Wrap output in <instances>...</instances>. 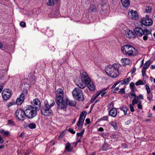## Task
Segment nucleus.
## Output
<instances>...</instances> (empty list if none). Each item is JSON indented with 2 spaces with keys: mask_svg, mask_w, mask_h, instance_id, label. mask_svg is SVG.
I'll list each match as a JSON object with an SVG mask.
<instances>
[{
  "mask_svg": "<svg viewBox=\"0 0 155 155\" xmlns=\"http://www.w3.org/2000/svg\"><path fill=\"white\" fill-rule=\"evenodd\" d=\"M119 65L116 64L107 66L105 69V71L107 75L110 77L112 78H116L119 74Z\"/></svg>",
  "mask_w": 155,
  "mask_h": 155,
  "instance_id": "1",
  "label": "nucleus"
},
{
  "mask_svg": "<svg viewBox=\"0 0 155 155\" xmlns=\"http://www.w3.org/2000/svg\"><path fill=\"white\" fill-rule=\"evenodd\" d=\"M134 32L135 35L138 36H143V39L144 41L147 40L148 38L152 37L151 31L147 29L143 30L141 28L137 27L134 29Z\"/></svg>",
  "mask_w": 155,
  "mask_h": 155,
  "instance_id": "2",
  "label": "nucleus"
},
{
  "mask_svg": "<svg viewBox=\"0 0 155 155\" xmlns=\"http://www.w3.org/2000/svg\"><path fill=\"white\" fill-rule=\"evenodd\" d=\"M121 50L124 54L129 56H135L138 54L137 49L129 45L123 46L121 48Z\"/></svg>",
  "mask_w": 155,
  "mask_h": 155,
  "instance_id": "3",
  "label": "nucleus"
},
{
  "mask_svg": "<svg viewBox=\"0 0 155 155\" xmlns=\"http://www.w3.org/2000/svg\"><path fill=\"white\" fill-rule=\"evenodd\" d=\"M24 110L26 117L31 119L36 115L38 110L34 107L29 105L26 106Z\"/></svg>",
  "mask_w": 155,
  "mask_h": 155,
  "instance_id": "4",
  "label": "nucleus"
},
{
  "mask_svg": "<svg viewBox=\"0 0 155 155\" xmlns=\"http://www.w3.org/2000/svg\"><path fill=\"white\" fill-rule=\"evenodd\" d=\"M72 94L73 97L78 101H82L84 98L82 91L79 88L76 87L72 91Z\"/></svg>",
  "mask_w": 155,
  "mask_h": 155,
  "instance_id": "5",
  "label": "nucleus"
},
{
  "mask_svg": "<svg viewBox=\"0 0 155 155\" xmlns=\"http://www.w3.org/2000/svg\"><path fill=\"white\" fill-rule=\"evenodd\" d=\"M45 106L41 107V113L45 116L50 115L52 113V110L49 106V104L47 101H45Z\"/></svg>",
  "mask_w": 155,
  "mask_h": 155,
  "instance_id": "6",
  "label": "nucleus"
},
{
  "mask_svg": "<svg viewBox=\"0 0 155 155\" xmlns=\"http://www.w3.org/2000/svg\"><path fill=\"white\" fill-rule=\"evenodd\" d=\"M15 116L16 118L20 120H23L25 117V110L21 109H18L15 113Z\"/></svg>",
  "mask_w": 155,
  "mask_h": 155,
  "instance_id": "7",
  "label": "nucleus"
},
{
  "mask_svg": "<svg viewBox=\"0 0 155 155\" xmlns=\"http://www.w3.org/2000/svg\"><path fill=\"white\" fill-rule=\"evenodd\" d=\"M86 115L87 112L85 111H83L80 114L78 123L77 124V126L79 127V128H82Z\"/></svg>",
  "mask_w": 155,
  "mask_h": 155,
  "instance_id": "8",
  "label": "nucleus"
},
{
  "mask_svg": "<svg viewBox=\"0 0 155 155\" xmlns=\"http://www.w3.org/2000/svg\"><path fill=\"white\" fill-rule=\"evenodd\" d=\"M140 22L142 24L146 26H151L153 24V21L149 18L148 15H147L145 17L142 18Z\"/></svg>",
  "mask_w": 155,
  "mask_h": 155,
  "instance_id": "9",
  "label": "nucleus"
},
{
  "mask_svg": "<svg viewBox=\"0 0 155 155\" xmlns=\"http://www.w3.org/2000/svg\"><path fill=\"white\" fill-rule=\"evenodd\" d=\"M56 101L58 105L57 108L59 109H64L67 107V103L63 98L56 99Z\"/></svg>",
  "mask_w": 155,
  "mask_h": 155,
  "instance_id": "10",
  "label": "nucleus"
},
{
  "mask_svg": "<svg viewBox=\"0 0 155 155\" xmlns=\"http://www.w3.org/2000/svg\"><path fill=\"white\" fill-rule=\"evenodd\" d=\"M20 95V97L18 98L16 101V103L18 105H21L25 99V95L27 94V91H25Z\"/></svg>",
  "mask_w": 155,
  "mask_h": 155,
  "instance_id": "11",
  "label": "nucleus"
},
{
  "mask_svg": "<svg viewBox=\"0 0 155 155\" xmlns=\"http://www.w3.org/2000/svg\"><path fill=\"white\" fill-rule=\"evenodd\" d=\"M2 94L4 100H7L10 97L11 95V91L8 89L4 90Z\"/></svg>",
  "mask_w": 155,
  "mask_h": 155,
  "instance_id": "12",
  "label": "nucleus"
},
{
  "mask_svg": "<svg viewBox=\"0 0 155 155\" xmlns=\"http://www.w3.org/2000/svg\"><path fill=\"white\" fill-rule=\"evenodd\" d=\"M31 104L33 106H35V107L37 110H38L40 108L41 106V103L40 101L38 98H35L32 102H31Z\"/></svg>",
  "mask_w": 155,
  "mask_h": 155,
  "instance_id": "13",
  "label": "nucleus"
},
{
  "mask_svg": "<svg viewBox=\"0 0 155 155\" xmlns=\"http://www.w3.org/2000/svg\"><path fill=\"white\" fill-rule=\"evenodd\" d=\"M150 64V61H147L145 63L142 71V76L143 78L145 77L146 75V70L148 68Z\"/></svg>",
  "mask_w": 155,
  "mask_h": 155,
  "instance_id": "14",
  "label": "nucleus"
},
{
  "mask_svg": "<svg viewBox=\"0 0 155 155\" xmlns=\"http://www.w3.org/2000/svg\"><path fill=\"white\" fill-rule=\"evenodd\" d=\"M85 82L90 90L93 91L95 89V87L94 84L91 79H89Z\"/></svg>",
  "mask_w": 155,
  "mask_h": 155,
  "instance_id": "15",
  "label": "nucleus"
},
{
  "mask_svg": "<svg viewBox=\"0 0 155 155\" xmlns=\"http://www.w3.org/2000/svg\"><path fill=\"white\" fill-rule=\"evenodd\" d=\"M64 93L63 90L61 88H58L57 91L56 99H60L63 98Z\"/></svg>",
  "mask_w": 155,
  "mask_h": 155,
  "instance_id": "16",
  "label": "nucleus"
},
{
  "mask_svg": "<svg viewBox=\"0 0 155 155\" xmlns=\"http://www.w3.org/2000/svg\"><path fill=\"white\" fill-rule=\"evenodd\" d=\"M125 35L127 37L129 38H134L135 37V34L131 31L129 30H127L125 31Z\"/></svg>",
  "mask_w": 155,
  "mask_h": 155,
  "instance_id": "17",
  "label": "nucleus"
},
{
  "mask_svg": "<svg viewBox=\"0 0 155 155\" xmlns=\"http://www.w3.org/2000/svg\"><path fill=\"white\" fill-rule=\"evenodd\" d=\"M81 78H83V80L86 82L87 81L91 79L89 78L87 73L84 71H82L81 73Z\"/></svg>",
  "mask_w": 155,
  "mask_h": 155,
  "instance_id": "18",
  "label": "nucleus"
},
{
  "mask_svg": "<svg viewBox=\"0 0 155 155\" xmlns=\"http://www.w3.org/2000/svg\"><path fill=\"white\" fill-rule=\"evenodd\" d=\"M129 14L131 15V18L133 19H137L138 18V15L137 12L136 11H134L133 10L130 11V12H128Z\"/></svg>",
  "mask_w": 155,
  "mask_h": 155,
  "instance_id": "19",
  "label": "nucleus"
},
{
  "mask_svg": "<svg viewBox=\"0 0 155 155\" xmlns=\"http://www.w3.org/2000/svg\"><path fill=\"white\" fill-rule=\"evenodd\" d=\"M81 89L84 88L86 86V83L84 81L82 80L81 82L76 84Z\"/></svg>",
  "mask_w": 155,
  "mask_h": 155,
  "instance_id": "20",
  "label": "nucleus"
},
{
  "mask_svg": "<svg viewBox=\"0 0 155 155\" xmlns=\"http://www.w3.org/2000/svg\"><path fill=\"white\" fill-rule=\"evenodd\" d=\"M117 111L115 108H113L109 111V115L113 117H115L117 116Z\"/></svg>",
  "mask_w": 155,
  "mask_h": 155,
  "instance_id": "21",
  "label": "nucleus"
},
{
  "mask_svg": "<svg viewBox=\"0 0 155 155\" xmlns=\"http://www.w3.org/2000/svg\"><path fill=\"white\" fill-rule=\"evenodd\" d=\"M73 150V147H71V144L68 142L65 144V150L67 152H71Z\"/></svg>",
  "mask_w": 155,
  "mask_h": 155,
  "instance_id": "22",
  "label": "nucleus"
},
{
  "mask_svg": "<svg viewBox=\"0 0 155 155\" xmlns=\"http://www.w3.org/2000/svg\"><path fill=\"white\" fill-rule=\"evenodd\" d=\"M121 2L122 5L124 8L127 7L130 5V0H121Z\"/></svg>",
  "mask_w": 155,
  "mask_h": 155,
  "instance_id": "23",
  "label": "nucleus"
},
{
  "mask_svg": "<svg viewBox=\"0 0 155 155\" xmlns=\"http://www.w3.org/2000/svg\"><path fill=\"white\" fill-rule=\"evenodd\" d=\"M137 104V101L134 100H132V104H130L129 105V106L130 107V110L131 112H133L134 111V107L135 104Z\"/></svg>",
  "mask_w": 155,
  "mask_h": 155,
  "instance_id": "24",
  "label": "nucleus"
},
{
  "mask_svg": "<svg viewBox=\"0 0 155 155\" xmlns=\"http://www.w3.org/2000/svg\"><path fill=\"white\" fill-rule=\"evenodd\" d=\"M66 102L67 103V105L68 104L70 106H75L76 105V103L75 101L69 100L68 98L65 100Z\"/></svg>",
  "mask_w": 155,
  "mask_h": 155,
  "instance_id": "25",
  "label": "nucleus"
},
{
  "mask_svg": "<svg viewBox=\"0 0 155 155\" xmlns=\"http://www.w3.org/2000/svg\"><path fill=\"white\" fill-rule=\"evenodd\" d=\"M0 133L5 136L8 137L10 135V133L8 131H5L2 129H0Z\"/></svg>",
  "mask_w": 155,
  "mask_h": 155,
  "instance_id": "26",
  "label": "nucleus"
},
{
  "mask_svg": "<svg viewBox=\"0 0 155 155\" xmlns=\"http://www.w3.org/2000/svg\"><path fill=\"white\" fill-rule=\"evenodd\" d=\"M121 61L125 65L130 64V61L128 58H123L121 59Z\"/></svg>",
  "mask_w": 155,
  "mask_h": 155,
  "instance_id": "27",
  "label": "nucleus"
},
{
  "mask_svg": "<svg viewBox=\"0 0 155 155\" xmlns=\"http://www.w3.org/2000/svg\"><path fill=\"white\" fill-rule=\"evenodd\" d=\"M90 9L92 12H97L96 6L94 4H92L91 5Z\"/></svg>",
  "mask_w": 155,
  "mask_h": 155,
  "instance_id": "28",
  "label": "nucleus"
},
{
  "mask_svg": "<svg viewBox=\"0 0 155 155\" xmlns=\"http://www.w3.org/2000/svg\"><path fill=\"white\" fill-rule=\"evenodd\" d=\"M29 78L31 80L33 83L35 82V77L34 74L32 73H30L28 75Z\"/></svg>",
  "mask_w": 155,
  "mask_h": 155,
  "instance_id": "29",
  "label": "nucleus"
},
{
  "mask_svg": "<svg viewBox=\"0 0 155 155\" xmlns=\"http://www.w3.org/2000/svg\"><path fill=\"white\" fill-rule=\"evenodd\" d=\"M102 92L103 91H101L99 93L96 94L95 95L93 96L91 100V102L95 100L100 94L102 93Z\"/></svg>",
  "mask_w": 155,
  "mask_h": 155,
  "instance_id": "30",
  "label": "nucleus"
},
{
  "mask_svg": "<svg viewBox=\"0 0 155 155\" xmlns=\"http://www.w3.org/2000/svg\"><path fill=\"white\" fill-rule=\"evenodd\" d=\"M120 110L124 111V114L125 115L127 114V111L128 110V108L127 107L125 106L120 107Z\"/></svg>",
  "mask_w": 155,
  "mask_h": 155,
  "instance_id": "31",
  "label": "nucleus"
},
{
  "mask_svg": "<svg viewBox=\"0 0 155 155\" xmlns=\"http://www.w3.org/2000/svg\"><path fill=\"white\" fill-rule=\"evenodd\" d=\"M130 87L131 91L132 92H134L135 90L134 83L133 82H131L130 84Z\"/></svg>",
  "mask_w": 155,
  "mask_h": 155,
  "instance_id": "32",
  "label": "nucleus"
},
{
  "mask_svg": "<svg viewBox=\"0 0 155 155\" xmlns=\"http://www.w3.org/2000/svg\"><path fill=\"white\" fill-rule=\"evenodd\" d=\"M139 99H143V95L141 94H140L137 97L136 99L137 101V103H138V102H140V101H140L139 100Z\"/></svg>",
  "mask_w": 155,
  "mask_h": 155,
  "instance_id": "33",
  "label": "nucleus"
},
{
  "mask_svg": "<svg viewBox=\"0 0 155 155\" xmlns=\"http://www.w3.org/2000/svg\"><path fill=\"white\" fill-rule=\"evenodd\" d=\"M108 144L104 143L102 146V149L104 151H106L108 149Z\"/></svg>",
  "mask_w": 155,
  "mask_h": 155,
  "instance_id": "34",
  "label": "nucleus"
},
{
  "mask_svg": "<svg viewBox=\"0 0 155 155\" xmlns=\"http://www.w3.org/2000/svg\"><path fill=\"white\" fill-rule=\"evenodd\" d=\"M28 127L30 129H33L36 128V125L35 124L32 123L28 125Z\"/></svg>",
  "mask_w": 155,
  "mask_h": 155,
  "instance_id": "35",
  "label": "nucleus"
},
{
  "mask_svg": "<svg viewBox=\"0 0 155 155\" xmlns=\"http://www.w3.org/2000/svg\"><path fill=\"white\" fill-rule=\"evenodd\" d=\"M110 124L111 126H112V127H114V129H116L117 128V124L115 122H111L110 123Z\"/></svg>",
  "mask_w": 155,
  "mask_h": 155,
  "instance_id": "36",
  "label": "nucleus"
},
{
  "mask_svg": "<svg viewBox=\"0 0 155 155\" xmlns=\"http://www.w3.org/2000/svg\"><path fill=\"white\" fill-rule=\"evenodd\" d=\"M145 86L146 87V89L147 91V94H150V90L149 86L147 84H146Z\"/></svg>",
  "mask_w": 155,
  "mask_h": 155,
  "instance_id": "37",
  "label": "nucleus"
},
{
  "mask_svg": "<svg viewBox=\"0 0 155 155\" xmlns=\"http://www.w3.org/2000/svg\"><path fill=\"white\" fill-rule=\"evenodd\" d=\"M136 85L137 86H138L140 85H143L144 84V83L141 80H139L136 83Z\"/></svg>",
  "mask_w": 155,
  "mask_h": 155,
  "instance_id": "38",
  "label": "nucleus"
},
{
  "mask_svg": "<svg viewBox=\"0 0 155 155\" xmlns=\"http://www.w3.org/2000/svg\"><path fill=\"white\" fill-rule=\"evenodd\" d=\"M47 4L48 5H53L54 4V2L52 0H49L48 2H47Z\"/></svg>",
  "mask_w": 155,
  "mask_h": 155,
  "instance_id": "39",
  "label": "nucleus"
},
{
  "mask_svg": "<svg viewBox=\"0 0 155 155\" xmlns=\"http://www.w3.org/2000/svg\"><path fill=\"white\" fill-rule=\"evenodd\" d=\"M142 101H140V102H138L137 103H138L137 106L138 108L139 109H142V105L141 104Z\"/></svg>",
  "mask_w": 155,
  "mask_h": 155,
  "instance_id": "40",
  "label": "nucleus"
},
{
  "mask_svg": "<svg viewBox=\"0 0 155 155\" xmlns=\"http://www.w3.org/2000/svg\"><path fill=\"white\" fill-rule=\"evenodd\" d=\"M153 98V94H152L150 95H148L147 97V99L148 100L150 101Z\"/></svg>",
  "mask_w": 155,
  "mask_h": 155,
  "instance_id": "41",
  "label": "nucleus"
},
{
  "mask_svg": "<svg viewBox=\"0 0 155 155\" xmlns=\"http://www.w3.org/2000/svg\"><path fill=\"white\" fill-rule=\"evenodd\" d=\"M131 96L134 97V99L133 100H136L137 101V100L136 99L137 96L134 93V92H132V93H131L130 94Z\"/></svg>",
  "mask_w": 155,
  "mask_h": 155,
  "instance_id": "42",
  "label": "nucleus"
},
{
  "mask_svg": "<svg viewBox=\"0 0 155 155\" xmlns=\"http://www.w3.org/2000/svg\"><path fill=\"white\" fill-rule=\"evenodd\" d=\"M146 10L147 13H150L152 10V8L148 6L146 8Z\"/></svg>",
  "mask_w": 155,
  "mask_h": 155,
  "instance_id": "43",
  "label": "nucleus"
},
{
  "mask_svg": "<svg viewBox=\"0 0 155 155\" xmlns=\"http://www.w3.org/2000/svg\"><path fill=\"white\" fill-rule=\"evenodd\" d=\"M130 79V78H125L124 80V82H125L126 84H128L129 82V79Z\"/></svg>",
  "mask_w": 155,
  "mask_h": 155,
  "instance_id": "44",
  "label": "nucleus"
},
{
  "mask_svg": "<svg viewBox=\"0 0 155 155\" xmlns=\"http://www.w3.org/2000/svg\"><path fill=\"white\" fill-rule=\"evenodd\" d=\"M108 117L107 116H105L102 117L101 118V120H108Z\"/></svg>",
  "mask_w": 155,
  "mask_h": 155,
  "instance_id": "45",
  "label": "nucleus"
},
{
  "mask_svg": "<svg viewBox=\"0 0 155 155\" xmlns=\"http://www.w3.org/2000/svg\"><path fill=\"white\" fill-rule=\"evenodd\" d=\"M125 89L124 88H122L119 91V92L121 94H124L125 93Z\"/></svg>",
  "mask_w": 155,
  "mask_h": 155,
  "instance_id": "46",
  "label": "nucleus"
},
{
  "mask_svg": "<svg viewBox=\"0 0 155 155\" xmlns=\"http://www.w3.org/2000/svg\"><path fill=\"white\" fill-rule=\"evenodd\" d=\"M51 104H50V105H49V106L50 107V108L54 106L55 104L54 101L53 100H51Z\"/></svg>",
  "mask_w": 155,
  "mask_h": 155,
  "instance_id": "47",
  "label": "nucleus"
},
{
  "mask_svg": "<svg viewBox=\"0 0 155 155\" xmlns=\"http://www.w3.org/2000/svg\"><path fill=\"white\" fill-rule=\"evenodd\" d=\"M68 131L73 134H75V132L74 131L73 129L72 128H69L68 130Z\"/></svg>",
  "mask_w": 155,
  "mask_h": 155,
  "instance_id": "48",
  "label": "nucleus"
},
{
  "mask_svg": "<svg viewBox=\"0 0 155 155\" xmlns=\"http://www.w3.org/2000/svg\"><path fill=\"white\" fill-rule=\"evenodd\" d=\"M20 25L22 27H25L26 26V24L24 22H22L20 23Z\"/></svg>",
  "mask_w": 155,
  "mask_h": 155,
  "instance_id": "49",
  "label": "nucleus"
},
{
  "mask_svg": "<svg viewBox=\"0 0 155 155\" xmlns=\"http://www.w3.org/2000/svg\"><path fill=\"white\" fill-rule=\"evenodd\" d=\"M15 104V103L13 102H9L8 103L7 106L8 107H10L11 106Z\"/></svg>",
  "mask_w": 155,
  "mask_h": 155,
  "instance_id": "50",
  "label": "nucleus"
},
{
  "mask_svg": "<svg viewBox=\"0 0 155 155\" xmlns=\"http://www.w3.org/2000/svg\"><path fill=\"white\" fill-rule=\"evenodd\" d=\"M107 89H104L103 90H102L101 91H103V92H102V93L101 94V96L102 97L104 96L105 94V92H104V91Z\"/></svg>",
  "mask_w": 155,
  "mask_h": 155,
  "instance_id": "51",
  "label": "nucleus"
},
{
  "mask_svg": "<svg viewBox=\"0 0 155 155\" xmlns=\"http://www.w3.org/2000/svg\"><path fill=\"white\" fill-rule=\"evenodd\" d=\"M85 121L86 124H89L90 123V120L88 118H87L86 119Z\"/></svg>",
  "mask_w": 155,
  "mask_h": 155,
  "instance_id": "52",
  "label": "nucleus"
},
{
  "mask_svg": "<svg viewBox=\"0 0 155 155\" xmlns=\"http://www.w3.org/2000/svg\"><path fill=\"white\" fill-rule=\"evenodd\" d=\"M8 122L9 124L12 125H14L15 123L12 120H9Z\"/></svg>",
  "mask_w": 155,
  "mask_h": 155,
  "instance_id": "53",
  "label": "nucleus"
},
{
  "mask_svg": "<svg viewBox=\"0 0 155 155\" xmlns=\"http://www.w3.org/2000/svg\"><path fill=\"white\" fill-rule=\"evenodd\" d=\"M77 135L78 137H83V135L80 133H77Z\"/></svg>",
  "mask_w": 155,
  "mask_h": 155,
  "instance_id": "54",
  "label": "nucleus"
},
{
  "mask_svg": "<svg viewBox=\"0 0 155 155\" xmlns=\"http://www.w3.org/2000/svg\"><path fill=\"white\" fill-rule=\"evenodd\" d=\"M119 83V82H117L115 83V84H114L112 86V88H114L116 86L117 84H118Z\"/></svg>",
  "mask_w": 155,
  "mask_h": 155,
  "instance_id": "55",
  "label": "nucleus"
},
{
  "mask_svg": "<svg viewBox=\"0 0 155 155\" xmlns=\"http://www.w3.org/2000/svg\"><path fill=\"white\" fill-rule=\"evenodd\" d=\"M25 134L22 132V133L20 135V137L22 138H23L24 137Z\"/></svg>",
  "mask_w": 155,
  "mask_h": 155,
  "instance_id": "56",
  "label": "nucleus"
},
{
  "mask_svg": "<svg viewBox=\"0 0 155 155\" xmlns=\"http://www.w3.org/2000/svg\"><path fill=\"white\" fill-rule=\"evenodd\" d=\"M98 130L100 132L103 131L104 130V129L102 127H100Z\"/></svg>",
  "mask_w": 155,
  "mask_h": 155,
  "instance_id": "57",
  "label": "nucleus"
},
{
  "mask_svg": "<svg viewBox=\"0 0 155 155\" xmlns=\"http://www.w3.org/2000/svg\"><path fill=\"white\" fill-rule=\"evenodd\" d=\"M121 84L122 85H124V84H126L125 82H124V81H121Z\"/></svg>",
  "mask_w": 155,
  "mask_h": 155,
  "instance_id": "58",
  "label": "nucleus"
},
{
  "mask_svg": "<svg viewBox=\"0 0 155 155\" xmlns=\"http://www.w3.org/2000/svg\"><path fill=\"white\" fill-rule=\"evenodd\" d=\"M2 89H3L2 86L1 85H0V93L2 91Z\"/></svg>",
  "mask_w": 155,
  "mask_h": 155,
  "instance_id": "59",
  "label": "nucleus"
},
{
  "mask_svg": "<svg viewBox=\"0 0 155 155\" xmlns=\"http://www.w3.org/2000/svg\"><path fill=\"white\" fill-rule=\"evenodd\" d=\"M151 67H152L151 68L152 69H155V65H152L151 66Z\"/></svg>",
  "mask_w": 155,
  "mask_h": 155,
  "instance_id": "60",
  "label": "nucleus"
},
{
  "mask_svg": "<svg viewBox=\"0 0 155 155\" xmlns=\"http://www.w3.org/2000/svg\"><path fill=\"white\" fill-rule=\"evenodd\" d=\"M78 143V142H74L73 144L75 145V146H76Z\"/></svg>",
  "mask_w": 155,
  "mask_h": 155,
  "instance_id": "61",
  "label": "nucleus"
},
{
  "mask_svg": "<svg viewBox=\"0 0 155 155\" xmlns=\"http://www.w3.org/2000/svg\"><path fill=\"white\" fill-rule=\"evenodd\" d=\"M3 47V45L2 43L0 42V48H2Z\"/></svg>",
  "mask_w": 155,
  "mask_h": 155,
  "instance_id": "62",
  "label": "nucleus"
},
{
  "mask_svg": "<svg viewBox=\"0 0 155 155\" xmlns=\"http://www.w3.org/2000/svg\"><path fill=\"white\" fill-rule=\"evenodd\" d=\"M84 130H83L81 131V134H82V135H83L84 132Z\"/></svg>",
  "mask_w": 155,
  "mask_h": 155,
  "instance_id": "63",
  "label": "nucleus"
},
{
  "mask_svg": "<svg viewBox=\"0 0 155 155\" xmlns=\"http://www.w3.org/2000/svg\"><path fill=\"white\" fill-rule=\"evenodd\" d=\"M96 155V154H95V152H92L91 154V155Z\"/></svg>",
  "mask_w": 155,
  "mask_h": 155,
  "instance_id": "64",
  "label": "nucleus"
}]
</instances>
